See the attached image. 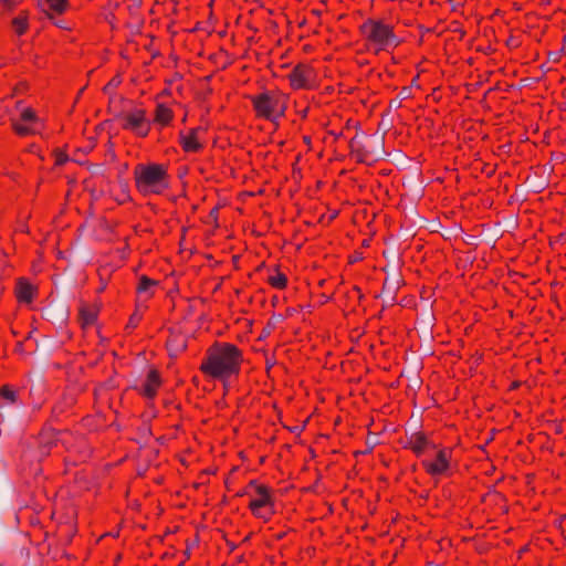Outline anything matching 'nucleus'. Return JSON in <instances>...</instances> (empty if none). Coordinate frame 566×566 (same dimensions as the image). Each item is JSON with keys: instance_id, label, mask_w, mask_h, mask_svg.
Masks as SVG:
<instances>
[{"instance_id": "obj_5", "label": "nucleus", "mask_w": 566, "mask_h": 566, "mask_svg": "<svg viewBox=\"0 0 566 566\" xmlns=\"http://www.w3.org/2000/svg\"><path fill=\"white\" fill-rule=\"evenodd\" d=\"M256 118L276 122L285 115L289 95L280 90L264 91L249 97Z\"/></svg>"}, {"instance_id": "obj_21", "label": "nucleus", "mask_w": 566, "mask_h": 566, "mask_svg": "<svg viewBox=\"0 0 566 566\" xmlns=\"http://www.w3.org/2000/svg\"><path fill=\"white\" fill-rule=\"evenodd\" d=\"M158 285V282L156 280H153L146 275H142L138 281V285L136 287V291L138 294H147L148 297L153 295L150 292L151 287H155Z\"/></svg>"}, {"instance_id": "obj_31", "label": "nucleus", "mask_w": 566, "mask_h": 566, "mask_svg": "<svg viewBox=\"0 0 566 566\" xmlns=\"http://www.w3.org/2000/svg\"><path fill=\"white\" fill-rule=\"evenodd\" d=\"M187 122V114L184 115V117L181 118V123H186Z\"/></svg>"}, {"instance_id": "obj_22", "label": "nucleus", "mask_w": 566, "mask_h": 566, "mask_svg": "<svg viewBox=\"0 0 566 566\" xmlns=\"http://www.w3.org/2000/svg\"><path fill=\"white\" fill-rule=\"evenodd\" d=\"M0 397L12 403L17 401V392L9 385L0 388Z\"/></svg>"}, {"instance_id": "obj_6", "label": "nucleus", "mask_w": 566, "mask_h": 566, "mask_svg": "<svg viewBox=\"0 0 566 566\" xmlns=\"http://www.w3.org/2000/svg\"><path fill=\"white\" fill-rule=\"evenodd\" d=\"M120 126L124 130L130 132L139 138H145L151 129V122L147 117V111L135 107L120 115Z\"/></svg>"}, {"instance_id": "obj_8", "label": "nucleus", "mask_w": 566, "mask_h": 566, "mask_svg": "<svg viewBox=\"0 0 566 566\" xmlns=\"http://www.w3.org/2000/svg\"><path fill=\"white\" fill-rule=\"evenodd\" d=\"M434 450V459L423 460L421 465L426 473L431 476L444 475L450 469L453 449L449 447H437Z\"/></svg>"}, {"instance_id": "obj_25", "label": "nucleus", "mask_w": 566, "mask_h": 566, "mask_svg": "<svg viewBox=\"0 0 566 566\" xmlns=\"http://www.w3.org/2000/svg\"><path fill=\"white\" fill-rule=\"evenodd\" d=\"M19 2L20 0H2V3L9 9L14 8Z\"/></svg>"}, {"instance_id": "obj_10", "label": "nucleus", "mask_w": 566, "mask_h": 566, "mask_svg": "<svg viewBox=\"0 0 566 566\" xmlns=\"http://www.w3.org/2000/svg\"><path fill=\"white\" fill-rule=\"evenodd\" d=\"M315 77L314 69L308 64L302 63L295 65L287 75L290 86L294 91L313 88Z\"/></svg>"}, {"instance_id": "obj_18", "label": "nucleus", "mask_w": 566, "mask_h": 566, "mask_svg": "<svg viewBox=\"0 0 566 566\" xmlns=\"http://www.w3.org/2000/svg\"><path fill=\"white\" fill-rule=\"evenodd\" d=\"M166 347L171 356H177L187 348L185 336L178 333H170L166 340Z\"/></svg>"}, {"instance_id": "obj_9", "label": "nucleus", "mask_w": 566, "mask_h": 566, "mask_svg": "<svg viewBox=\"0 0 566 566\" xmlns=\"http://www.w3.org/2000/svg\"><path fill=\"white\" fill-rule=\"evenodd\" d=\"M56 442L76 455L74 461H85L90 457V448L84 437L64 430L56 432Z\"/></svg>"}, {"instance_id": "obj_7", "label": "nucleus", "mask_w": 566, "mask_h": 566, "mask_svg": "<svg viewBox=\"0 0 566 566\" xmlns=\"http://www.w3.org/2000/svg\"><path fill=\"white\" fill-rule=\"evenodd\" d=\"M13 132L21 137L40 134L44 129V122L32 107H24L19 119H11Z\"/></svg>"}, {"instance_id": "obj_26", "label": "nucleus", "mask_w": 566, "mask_h": 566, "mask_svg": "<svg viewBox=\"0 0 566 566\" xmlns=\"http://www.w3.org/2000/svg\"><path fill=\"white\" fill-rule=\"evenodd\" d=\"M53 23H54L56 27L61 28V29H67V27L64 24V21H63V20H61V19L55 20V18H54V19H53Z\"/></svg>"}, {"instance_id": "obj_16", "label": "nucleus", "mask_w": 566, "mask_h": 566, "mask_svg": "<svg viewBox=\"0 0 566 566\" xmlns=\"http://www.w3.org/2000/svg\"><path fill=\"white\" fill-rule=\"evenodd\" d=\"M14 294L19 303L30 304L38 295V289L25 277L17 280Z\"/></svg>"}, {"instance_id": "obj_4", "label": "nucleus", "mask_w": 566, "mask_h": 566, "mask_svg": "<svg viewBox=\"0 0 566 566\" xmlns=\"http://www.w3.org/2000/svg\"><path fill=\"white\" fill-rule=\"evenodd\" d=\"M238 496L248 497V509L252 516L269 523L275 515V491L258 480H251Z\"/></svg>"}, {"instance_id": "obj_12", "label": "nucleus", "mask_w": 566, "mask_h": 566, "mask_svg": "<svg viewBox=\"0 0 566 566\" xmlns=\"http://www.w3.org/2000/svg\"><path fill=\"white\" fill-rule=\"evenodd\" d=\"M403 448L410 450L417 458H420L427 452L437 449V446L426 432L415 431L407 434Z\"/></svg>"}, {"instance_id": "obj_11", "label": "nucleus", "mask_w": 566, "mask_h": 566, "mask_svg": "<svg viewBox=\"0 0 566 566\" xmlns=\"http://www.w3.org/2000/svg\"><path fill=\"white\" fill-rule=\"evenodd\" d=\"M205 133L201 126L181 129L178 133V144L186 154H198L203 150L205 143L200 136Z\"/></svg>"}, {"instance_id": "obj_24", "label": "nucleus", "mask_w": 566, "mask_h": 566, "mask_svg": "<svg viewBox=\"0 0 566 566\" xmlns=\"http://www.w3.org/2000/svg\"><path fill=\"white\" fill-rule=\"evenodd\" d=\"M69 160V157L66 154L60 153L56 155L55 164L57 166L64 165Z\"/></svg>"}, {"instance_id": "obj_19", "label": "nucleus", "mask_w": 566, "mask_h": 566, "mask_svg": "<svg viewBox=\"0 0 566 566\" xmlns=\"http://www.w3.org/2000/svg\"><path fill=\"white\" fill-rule=\"evenodd\" d=\"M268 284L276 290H284L287 286V276L280 270L279 266H275L268 276Z\"/></svg>"}, {"instance_id": "obj_1", "label": "nucleus", "mask_w": 566, "mask_h": 566, "mask_svg": "<svg viewBox=\"0 0 566 566\" xmlns=\"http://www.w3.org/2000/svg\"><path fill=\"white\" fill-rule=\"evenodd\" d=\"M244 363L243 350L233 343L214 342L210 345L199 366L208 379L220 381L224 388L241 374Z\"/></svg>"}, {"instance_id": "obj_28", "label": "nucleus", "mask_w": 566, "mask_h": 566, "mask_svg": "<svg viewBox=\"0 0 566 566\" xmlns=\"http://www.w3.org/2000/svg\"><path fill=\"white\" fill-rule=\"evenodd\" d=\"M52 411H53V413H57V412H62L63 410H62V408L60 407V405H55V406L53 407V410H52Z\"/></svg>"}, {"instance_id": "obj_3", "label": "nucleus", "mask_w": 566, "mask_h": 566, "mask_svg": "<svg viewBox=\"0 0 566 566\" xmlns=\"http://www.w3.org/2000/svg\"><path fill=\"white\" fill-rule=\"evenodd\" d=\"M135 187L144 196H159L170 186L168 167L164 164H138L133 171Z\"/></svg>"}, {"instance_id": "obj_20", "label": "nucleus", "mask_w": 566, "mask_h": 566, "mask_svg": "<svg viewBox=\"0 0 566 566\" xmlns=\"http://www.w3.org/2000/svg\"><path fill=\"white\" fill-rule=\"evenodd\" d=\"M12 27H13L14 32L18 35H23L29 29L28 14L24 12H21L19 15L13 18Z\"/></svg>"}, {"instance_id": "obj_29", "label": "nucleus", "mask_w": 566, "mask_h": 566, "mask_svg": "<svg viewBox=\"0 0 566 566\" xmlns=\"http://www.w3.org/2000/svg\"><path fill=\"white\" fill-rule=\"evenodd\" d=\"M124 198H123V201H125L126 199H129V193L128 191H124Z\"/></svg>"}, {"instance_id": "obj_14", "label": "nucleus", "mask_w": 566, "mask_h": 566, "mask_svg": "<svg viewBox=\"0 0 566 566\" xmlns=\"http://www.w3.org/2000/svg\"><path fill=\"white\" fill-rule=\"evenodd\" d=\"M175 119L174 109L166 103H157L154 109L153 119L150 120L158 129H164L171 125Z\"/></svg>"}, {"instance_id": "obj_2", "label": "nucleus", "mask_w": 566, "mask_h": 566, "mask_svg": "<svg viewBox=\"0 0 566 566\" xmlns=\"http://www.w3.org/2000/svg\"><path fill=\"white\" fill-rule=\"evenodd\" d=\"M359 33L367 48L376 54L392 52L401 44L400 36L396 33L392 23L382 18H368L359 25Z\"/></svg>"}, {"instance_id": "obj_15", "label": "nucleus", "mask_w": 566, "mask_h": 566, "mask_svg": "<svg viewBox=\"0 0 566 566\" xmlns=\"http://www.w3.org/2000/svg\"><path fill=\"white\" fill-rule=\"evenodd\" d=\"M99 305L96 303H82L78 308V322L83 329L93 327L98 318Z\"/></svg>"}, {"instance_id": "obj_30", "label": "nucleus", "mask_w": 566, "mask_h": 566, "mask_svg": "<svg viewBox=\"0 0 566 566\" xmlns=\"http://www.w3.org/2000/svg\"><path fill=\"white\" fill-rule=\"evenodd\" d=\"M17 349H18V350H22V343H18V344H17Z\"/></svg>"}, {"instance_id": "obj_27", "label": "nucleus", "mask_w": 566, "mask_h": 566, "mask_svg": "<svg viewBox=\"0 0 566 566\" xmlns=\"http://www.w3.org/2000/svg\"><path fill=\"white\" fill-rule=\"evenodd\" d=\"M218 214H219V211H218V208H213L211 211H210V217L213 218L214 220L218 219Z\"/></svg>"}, {"instance_id": "obj_17", "label": "nucleus", "mask_w": 566, "mask_h": 566, "mask_svg": "<svg viewBox=\"0 0 566 566\" xmlns=\"http://www.w3.org/2000/svg\"><path fill=\"white\" fill-rule=\"evenodd\" d=\"M43 10L48 18L53 20L57 15L64 14L70 9L69 0H42Z\"/></svg>"}, {"instance_id": "obj_33", "label": "nucleus", "mask_w": 566, "mask_h": 566, "mask_svg": "<svg viewBox=\"0 0 566 566\" xmlns=\"http://www.w3.org/2000/svg\"><path fill=\"white\" fill-rule=\"evenodd\" d=\"M179 566H182V564H180Z\"/></svg>"}, {"instance_id": "obj_23", "label": "nucleus", "mask_w": 566, "mask_h": 566, "mask_svg": "<svg viewBox=\"0 0 566 566\" xmlns=\"http://www.w3.org/2000/svg\"><path fill=\"white\" fill-rule=\"evenodd\" d=\"M142 318H143V313H140L139 311H135L128 319L126 329L136 328L139 325V323L142 322Z\"/></svg>"}, {"instance_id": "obj_13", "label": "nucleus", "mask_w": 566, "mask_h": 566, "mask_svg": "<svg viewBox=\"0 0 566 566\" xmlns=\"http://www.w3.org/2000/svg\"><path fill=\"white\" fill-rule=\"evenodd\" d=\"M161 385L163 380L159 371L151 368L148 370L146 378L138 390L142 396L151 400L157 396Z\"/></svg>"}, {"instance_id": "obj_32", "label": "nucleus", "mask_w": 566, "mask_h": 566, "mask_svg": "<svg viewBox=\"0 0 566 566\" xmlns=\"http://www.w3.org/2000/svg\"><path fill=\"white\" fill-rule=\"evenodd\" d=\"M304 142H305V143H310V137L305 136V137H304Z\"/></svg>"}]
</instances>
